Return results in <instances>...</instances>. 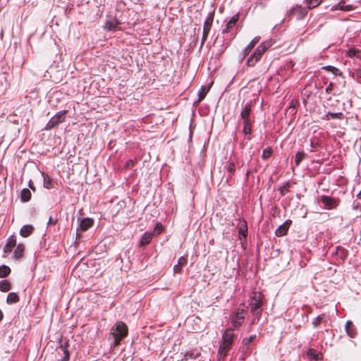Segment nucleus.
Listing matches in <instances>:
<instances>
[{
	"label": "nucleus",
	"mask_w": 361,
	"mask_h": 361,
	"mask_svg": "<svg viewBox=\"0 0 361 361\" xmlns=\"http://www.w3.org/2000/svg\"><path fill=\"white\" fill-rule=\"evenodd\" d=\"M239 19V14L237 13L234 15L230 20L227 23L226 26L224 29L222 30L223 34L228 33L232 30L236 25L238 20Z\"/></svg>",
	"instance_id": "11"
},
{
	"label": "nucleus",
	"mask_w": 361,
	"mask_h": 361,
	"mask_svg": "<svg viewBox=\"0 0 361 361\" xmlns=\"http://www.w3.org/2000/svg\"><path fill=\"white\" fill-rule=\"evenodd\" d=\"M66 110H63L57 112L51 119L48 121L45 126V130H49L58 126L59 123L65 121Z\"/></svg>",
	"instance_id": "5"
},
{
	"label": "nucleus",
	"mask_w": 361,
	"mask_h": 361,
	"mask_svg": "<svg viewBox=\"0 0 361 361\" xmlns=\"http://www.w3.org/2000/svg\"><path fill=\"white\" fill-rule=\"evenodd\" d=\"M16 245V237L12 235L8 237L7 243L4 247V252L5 253L11 252L12 249Z\"/></svg>",
	"instance_id": "13"
},
{
	"label": "nucleus",
	"mask_w": 361,
	"mask_h": 361,
	"mask_svg": "<svg viewBox=\"0 0 361 361\" xmlns=\"http://www.w3.org/2000/svg\"><path fill=\"white\" fill-rule=\"evenodd\" d=\"M185 83L187 86H190L191 82H192L193 79L195 78V74L194 73H192L190 74H188V71H186L185 73Z\"/></svg>",
	"instance_id": "37"
},
{
	"label": "nucleus",
	"mask_w": 361,
	"mask_h": 361,
	"mask_svg": "<svg viewBox=\"0 0 361 361\" xmlns=\"http://www.w3.org/2000/svg\"><path fill=\"white\" fill-rule=\"evenodd\" d=\"M24 250V245L21 243L18 244L14 250L13 257L17 259L21 258L23 256Z\"/></svg>",
	"instance_id": "23"
},
{
	"label": "nucleus",
	"mask_w": 361,
	"mask_h": 361,
	"mask_svg": "<svg viewBox=\"0 0 361 361\" xmlns=\"http://www.w3.org/2000/svg\"><path fill=\"white\" fill-rule=\"evenodd\" d=\"M243 132L245 135H250L252 133V126L250 120L243 121Z\"/></svg>",
	"instance_id": "31"
},
{
	"label": "nucleus",
	"mask_w": 361,
	"mask_h": 361,
	"mask_svg": "<svg viewBox=\"0 0 361 361\" xmlns=\"http://www.w3.org/2000/svg\"><path fill=\"white\" fill-rule=\"evenodd\" d=\"M238 233L240 239L242 238L246 239L247 233V226L245 221H240L238 225Z\"/></svg>",
	"instance_id": "15"
},
{
	"label": "nucleus",
	"mask_w": 361,
	"mask_h": 361,
	"mask_svg": "<svg viewBox=\"0 0 361 361\" xmlns=\"http://www.w3.org/2000/svg\"><path fill=\"white\" fill-rule=\"evenodd\" d=\"M345 331L347 332V334L350 338H354L355 335L357 334V331L355 329L353 326V324L351 321H347L345 326Z\"/></svg>",
	"instance_id": "19"
},
{
	"label": "nucleus",
	"mask_w": 361,
	"mask_h": 361,
	"mask_svg": "<svg viewBox=\"0 0 361 361\" xmlns=\"http://www.w3.org/2000/svg\"><path fill=\"white\" fill-rule=\"evenodd\" d=\"M334 83L333 82H330L329 85L326 87V90H325V92L326 94H330L331 92V91L333 90L334 89Z\"/></svg>",
	"instance_id": "46"
},
{
	"label": "nucleus",
	"mask_w": 361,
	"mask_h": 361,
	"mask_svg": "<svg viewBox=\"0 0 361 361\" xmlns=\"http://www.w3.org/2000/svg\"><path fill=\"white\" fill-rule=\"evenodd\" d=\"M20 197L23 202H27L31 198V192L27 188H24L20 192Z\"/></svg>",
	"instance_id": "30"
},
{
	"label": "nucleus",
	"mask_w": 361,
	"mask_h": 361,
	"mask_svg": "<svg viewBox=\"0 0 361 361\" xmlns=\"http://www.w3.org/2000/svg\"><path fill=\"white\" fill-rule=\"evenodd\" d=\"M34 231L32 225H25L20 230V235L24 238L29 236Z\"/></svg>",
	"instance_id": "21"
},
{
	"label": "nucleus",
	"mask_w": 361,
	"mask_h": 361,
	"mask_svg": "<svg viewBox=\"0 0 361 361\" xmlns=\"http://www.w3.org/2000/svg\"><path fill=\"white\" fill-rule=\"evenodd\" d=\"M133 161L129 160L127 163V166H133Z\"/></svg>",
	"instance_id": "49"
},
{
	"label": "nucleus",
	"mask_w": 361,
	"mask_h": 361,
	"mask_svg": "<svg viewBox=\"0 0 361 361\" xmlns=\"http://www.w3.org/2000/svg\"><path fill=\"white\" fill-rule=\"evenodd\" d=\"M246 310L244 309L238 310L232 319L233 326L235 328L239 327L244 322Z\"/></svg>",
	"instance_id": "9"
},
{
	"label": "nucleus",
	"mask_w": 361,
	"mask_h": 361,
	"mask_svg": "<svg viewBox=\"0 0 361 361\" xmlns=\"http://www.w3.org/2000/svg\"><path fill=\"white\" fill-rule=\"evenodd\" d=\"M307 157V154L304 152H298L296 153L295 157V163L298 166L300 162Z\"/></svg>",
	"instance_id": "33"
},
{
	"label": "nucleus",
	"mask_w": 361,
	"mask_h": 361,
	"mask_svg": "<svg viewBox=\"0 0 361 361\" xmlns=\"http://www.w3.org/2000/svg\"><path fill=\"white\" fill-rule=\"evenodd\" d=\"M272 153V149L271 147H267L263 150L262 158L266 160L271 156Z\"/></svg>",
	"instance_id": "36"
},
{
	"label": "nucleus",
	"mask_w": 361,
	"mask_h": 361,
	"mask_svg": "<svg viewBox=\"0 0 361 361\" xmlns=\"http://www.w3.org/2000/svg\"><path fill=\"white\" fill-rule=\"evenodd\" d=\"M191 135H192V133L190 132V138H191Z\"/></svg>",
	"instance_id": "53"
},
{
	"label": "nucleus",
	"mask_w": 361,
	"mask_h": 361,
	"mask_svg": "<svg viewBox=\"0 0 361 361\" xmlns=\"http://www.w3.org/2000/svg\"><path fill=\"white\" fill-rule=\"evenodd\" d=\"M347 56L349 57H355L361 59V50L355 48L349 49L347 51Z\"/></svg>",
	"instance_id": "27"
},
{
	"label": "nucleus",
	"mask_w": 361,
	"mask_h": 361,
	"mask_svg": "<svg viewBox=\"0 0 361 361\" xmlns=\"http://www.w3.org/2000/svg\"><path fill=\"white\" fill-rule=\"evenodd\" d=\"M260 39V37H254L252 41L247 44V46L244 49V56H247L252 49L255 47V46L259 42Z\"/></svg>",
	"instance_id": "17"
},
{
	"label": "nucleus",
	"mask_w": 361,
	"mask_h": 361,
	"mask_svg": "<svg viewBox=\"0 0 361 361\" xmlns=\"http://www.w3.org/2000/svg\"><path fill=\"white\" fill-rule=\"evenodd\" d=\"M56 222V220H53L51 217L49 218V224H54Z\"/></svg>",
	"instance_id": "48"
},
{
	"label": "nucleus",
	"mask_w": 361,
	"mask_h": 361,
	"mask_svg": "<svg viewBox=\"0 0 361 361\" xmlns=\"http://www.w3.org/2000/svg\"><path fill=\"white\" fill-rule=\"evenodd\" d=\"M187 260L185 259H184L183 257H182V262H181V264H182V266L186 263Z\"/></svg>",
	"instance_id": "50"
},
{
	"label": "nucleus",
	"mask_w": 361,
	"mask_h": 361,
	"mask_svg": "<svg viewBox=\"0 0 361 361\" xmlns=\"http://www.w3.org/2000/svg\"><path fill=\"white\" fill-rule=\"evenodd\" d=\"M63 353L64 357L62 359V361H68L70 355L68 350L66 348L63 349Z\"/></svg>",
	"instance_id": "45"
},
{
	"label": "nucleus",
	"mask_w": 361,
	"mask_h": 361,
	"mask_svg": "<svg viewBox=\"0 0 361 361\" xmlns=\"http://www.w3.org/2000/svg\"><path fill=\"white\" fill-rule=\"evenodd\" d=\"M324 319V314L319 315L312 322V326L314 328L318 327Z\"/></svg>",
	"instance_id": "39"
},
{
	"label": "nucleus",
	"mask_w": 361,
	"mask_h": 361,
	"mask_svg": "<svg viewBox=\"0 0 361 361\" xmlns=\"http://www.w3.org/2000/svg\"><path fill=\"white\" fill-rule=\"evenodd\" d=\"M307 13V8L298 5L288 12V16L295 17L297 20H301L306 16Z\"/></svg>",
	"instance_id": "7"
},
{
	"label": "nucleus",
	"mask_w": 361,
	"mask_h": 361,
	"mask_svg": "<svg viewBox=\"0 0 361 361\" xmlns=\"http://www.w3.org/2000/svg\"><path fill=\"white\" fill-rule=\"evenodd\" d=\"M235 335L232 329H227L222 336V339L219 341V355L221 357L227 355L228 351L233 345Z\"/></svg>",
	"instance_id": "1"
},
{
	"label": "nucleus",
	"mask_w": 361,
	"mask_h": 361,
	"mask_svg": "<svg viewBox=\"0 0 361 361\" xmlns=\"http://www.w3.org/2000/svg\"><path fill=\"white\" fill-rule=\"evenodd\" d=\"M322 0H306V4L308 9H312L317 7Z\"/></svg>",
	"instance_id": "34"
},
{
	"label": "nucleus",
	"mask_w": 361,
	"mask_h": 361,
	"mask_svg": "<svg viewBox=\"0 0 361 361\" xmlns=\"http://www.w3.org/2000/svg\"><path fill=\"white\" fill-rule=\"evenodd\" d=\"M213 20H214V13H211L209 14V16L207 17L206 20H204V25H203V31L209 32L212 25Z\"/></svg>",
	"instance_id": "18"
},
{
	"label": "nucleus",
	"mask_w": 361,
	"mask_h": 361,
	"mask_svg": "<svg viewBox=\"0 0 361 361\" xmlns=\"http://www.w3.org/2000/svg\"><path fill=\"white\" fill-rule=\"evenodd\" d=\"M255 337H256L255 335L250 336L248 338L243 340V343L245 345H248L251 342H252V341H254Z\"/></svg>",
	"instance_id": "43"
},
{
	"label": "nucleus",
	"mask_w": 361,
	"mask_h": 361,
	"mask_svg": "<svg viewBox=\"0 0 361 361\" xmlns=\"http://www.w3.org/2000/svg\"><path fill=\"white\" fill-rule=\"evenodd\" d=\"M357 198L361 200V190L360 191V192L357 194Z\"/></svg>",
	"instance_id": "52"
},
{
	"label": "nucleus",
	"mask_w": 361,
	"mask_h": 361,
	"mask_svg": "<svg viewBox=\"0 0 361 361\" xmlns=\"http://www.w3.org/2000/svg\"><path fill=\"white\" fill-rule=\"evenodd\" d=\"M3 319V313L1 312V310H0V322Z\"/></svg>",
	"instance_id": "51"
},
{
	"label": "nucleus",
	"mask_w": 361,
	"mask_h": 361,
	"mask_svg": "<svg viewBox=\"0 0 361 361\" xmlns=\"http://www.w3.org/2000/svg\"><path fill=\"white\" fill-rule=\"evenodd\" d=\"M163 230V226L160 223H157L155 226V228L154 229V233L157 234H159L161 233Z\"/></svg>",
	"instance_id": "42"
},
{
	"label": "nucleus",
	"mask_w": 361,
	"mask_h": 361,
	"mask_svg": "<svg viewBox=\"0 0 361 361\" xmlns=\"http://www.w3.org/2000/svg\"><path fill=\"white\" fill-rule=\"evenodd\" d=\"M333 254L341 262H344L348 256V250L341 246H338Z\"/></svg>",
	"instance_id": "14"
},
{
	"label": "nucleus",
	"mask_w": 361,
	"mask_h": 361,
	"mask_svg": "<svg viewBox=\"0 0 361 361\" xmlns=\"http://www.w3.org/2000/svg\"><path fill=\"white\" fill-rule=\"evenodd\" d=\"M227 171L231 175L233 174L235 171V164L233 163H228L227 165Z\"/></svg>",
	"instance_id": "41"
},
{
	"label": "nucleus",
	"mask_w": 361,
	"mask_h": 361,
	"mask_svg": "<svg viewBox=\"0 0 361 361\" xmlns=\"http://www.w3.org/2000/svg\"><path fill=\"white\" fill-rule=\"evenodd\" d=\"M353 5L347 4L344 1H340L335 7L336 10L338 9L344 11H350L353 10Z\"/></svg>",
	"instance_id": "22"
},
{
	"label": "nucleus",
	"mask_w": 361,
	"mask_h": 361,
	"mask_svg": "<svg viewBox=\"0 0 361 361\" xmlns=\"http://www.w3.org/2000/svg\"><path fill=\"white\" fill-rule=\"evenodd\" d=\"M11 273V269L6 265L0 266V278H5Z\"/></svg>",
	"instance_id": "32"
},
{
	"label": "nucleus",
	"mask_w": 361,
	"mask_h": 361,
	"mask_svg": "<svg viewBox=\"0 0 361 361\" xmlns=\"http://www.w3.org/2000/svg\"><path fill=\"white\" fill-rule=\"evenodd\" d=\"M262 295L259 292H253L250 298L249 306L252 313L259 315L262 312Z\"/></svg>",
	"instance_id": "4"
},
{
	"label": "nucleus",
	"mask_w": 361,
	"mask_h": 361,
	"mask_svg": "<svg viewBox=\"0 0 361 361\" xmlns=\"http://www.w3.org/2000/svg\"><path fill=\"white\" fill-rule=\"evenodd\" d=\"M11 288V283L8 280H2L0 281V290L1 292H8Z\"/></svg>",
	"instance_id": "29"
},
{
	"label": "nucleus",
	"mask_w": 361,
	"mask_h": 361,
	"mask_svg": "<svg viewBox=\"0 0 361 361\" xmlns=\"http://www.w3.org/2000/svg\"><path fill=\"white\" fill-rule=\"evenodd\" d=\"M43 177V185L47 189H51L53 188V180L52 178L44 172L42 173Z\"/></svg>",
	"instance_id": "20"
},
{
	"label": "nucleus",
	"mask_w": 361,
	"mask_h": 361,
	"mask_svg": "<svg viewBox=\"0 0 361 361\" xmlns=\"http://www.w3.org/2000/svg\"><path fill=\"white\" fill-rule=\"evenodd\" d=\"M120 22L116 17L108 16L104 25V28L108 31L117 30Z\"/></svg>",
	"instance_id": "8"
},
{
	"label": "nucleus",
	"mask_w": 361,
	"mask_h": 361,
	"mask_svg": "<svg viewBox=\"0 0 361 361\" xmlns=\"http://www.w3.org/2000/svg\"><path fill=\"white\" fill-rule=\"evenodd\" d=\"M94 221L90 218H85L80 221V228L82 231L88 230L93 226Z\"/></svg>",
	"instance_id": "16"
},
{
	"label": "nucleus",
	"mask_w": 361,
	"mask_h": 361,
	"mask_svg": "<svg viewBox=\"0 0 361 361\" xmlns=\"http://www.w3.org/2000/svg\"><path fill=\"white\" fill-rule=\"evenodd\" d=\"M271 43L269 41L262 42L256 49L255 51L248 58L247 64L249 66H254L258 62L267 49L270 47Z\"/></svg>",
	"instance_id": "3"
},
{
	"label": "nucleus",
	"mask_w": 361,
	"mask_h": 361,
	"mask_svg": "<svg viewBox=\"0 0 361 361\" xmlns=\"http://www.w3.org/2000/svg\"><path fill=\"white\" fill-rule=\"evenodd\" d=\"M353 77L361 83V68L356 69L353 73Z\"/></svg>",
	"instance_id": "40"
},
{
	"label": "nucleus",
	"mask_w": 361,
	"mask_h": 361,
	"mask_svg": "<svg viewBox=\"0 0 361 361\" xmlns=\"http://www.w3.org/2000/svg\"><path fill=\"white\" fill-rule=\"evenodd\" d=\"M320 201L327 209H336L340 204L339 198L332 197L327 195H322Z\"/></svg>",
	"instance_id": "6"
},
{
	"label": "nucleus",
	"mask_w": 361,
	"mask_h": 361,
	"mask_svg": "<svg viewBox=\"0 0 361 361\" xmlns=\"http://www.w3.org/2000/svg\"><path fill=\"white\" fill-rule=\"evenodd\" d=\"M209 89H210L209 86H206V85L202 86V88L200 89V90L199 91V93H198L199 98H198L197 101L195 102V103L198 104L202 99H204L205 96L207 95V94L209 91Z\"/></svg>",
	"instance_id": "24"
},
{
	"label": "nucleus",
	"mask_w": 361,
	"mask_h": 361,
	"mask_svg": "<svg viewBox=\"0 0 361 361\" xmlns=\"http://www.w3.org/2000/svg\"><path fill=\"white\" fill-rule=\"evenodd\" d=\"M152 237H153V234L152 233L145 232L141 238L140 244L142 245H145L149 244L150 243V241L152 240Z\"/></svg>",
	"instance_id": "26"
},
{
	"label": "nucleus",
	"mask_w": 361,
	"mask_h": 361,
	"mask_svg": "<svg viewBox=\"0 0 361 361\" xmlns=\"http://www.w3.org/2000/svg\"><path fill=\"white\" fill-rule=\"evenodd\" d=\"M127 325L121 321L117 322L110 329V334L113 336L114 340V346L119 345L120 341L128 335Z\"/></svg>",
	"instance_id": "2"
},
{
	"label": "nucleus",
	"mask_w": 361,
	"mask_h": 361,
	"mask_svg": "<svg viewBox=\"0 0 361 361\" xmlns=\"http://www.w3.org/2000/svg\"><path fill=\"white\" fill-rule=\"evenodd\" d=\"M177 264H176L173 267V270L175 273H179L180 272V257L178 258Z\"/></svg>",
	"instance_id": "44"
},
{
	"label": "nucleus",
	"mask_w": 361,
	"mask_h": 361,
	"mask_svg": "<svg viewBox=\"0 0 361 361\" xmlns=\"http://www.w3.org/2000/svg\"><path fill=\"white\" fill-rule=\"evenodd\" d=\"M323 69H324L329 72H331L335 75H341V72L340 71V70L334 66H326L323 67Z\"/></svg>",
	"instance_id": "35"
},
{
	"label": "nucleus",
	"mask_w": 361,
	"mask_h": 361,
	"mask_svg": "<svg viewBox=\"0 0 361 361\" xmlns=\"http://www.w3.org/2000/svg\"><path fill=\"white\" fill-rule=\"evenodd\" d=\"M291 184L289 182H287L283 186L281 187L279 190L282 196L285 195L286 193L289 192V188Z\"/></svg>",
	"instance_id": "38"
},
{
	"label": "nucleus",
	"mask_w": 361,
	"mask_h": 361,
	"mask_svg": "<svg viewBox=\"0 0 361 361\" xmlns=\"http://www.w3.org/2000/svg\"><path fill=\"white\" fill-rule=\"evenodd\" d=\"M208 34H209V32L203 31L202 38V44H204V42L206 41Z\"/></svg>",
	"instance_id": "47"
},
{
	"label": "nucleus",
	"mask_w": 361,
	"mask_h": 361,
	"mask_svg": "<svg viewBox=\"0 0 361 361\" xmlns=\"http://www.w3.org/2000/svg\"><path fill=\"white\" fill-rule=\"evenodd\" d=\"M252 102H250L243 107V109L240 113V117L243 121L250 120V115L252 111Z\"/></svg>",
	"instance_id": "12"
},
{
	"label": "nucleus",
	"mask_w": 361,
	"mask_h": 361,
	"mask_svg": "<svg viewBox=\"0 0 361 361\" xmlns=\"http://www.w3.org/2000/svg\"><path fill=\"white\" fill-rule=\"evenodd\" d=\"M20 298L17 293L11 292L9 293L7 298L6 302L9 304H13L17 303L19 301Z\"/></svg>",
	"instance_id": "28"
},
{
	"label": "nucleus",
	"mask_w": 361,
	"mask_h": 361,
	"mask_svg": "<svg viewBox=\"0 0 361 361\" xmlns=\"http://www.w3.org/2000/svg\"><path fill=\"white\" fill-rule=\"evenodd\" d=\"M330 118L341 120V119L343 118V114L342 112L331 113V112L329 111L326 113V114L323 118V119L329 121Z\"/></svg>",
	"instance_id": "25"
},
{
	"label": "nucleus",
	"mask_w": 361,
	"mask_h": 361,
	"mask_svg": "<svg viewBox=\"0 0 361 361\" xmlns=\"http://www.w3.org/2000/svg\"><path fill=\"white\" fill-rule=\"evenodd\" d=\"M292 224L291 220H286L282 225H281L275 231V235L278 237H281L285 235L289 228L290 224Z\"/></svg>",
	"instance_id": "10"
}]
</instances>
